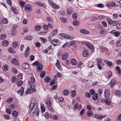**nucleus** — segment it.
<instances>
[{"label":"nucleus","instance_id":"20","mask_svg":"<svg viewBox=\"0 0 121 121\" xmlns=\"http://www.w3.org/2000/svg\"><path fill=\"white\" fill-rule=\"evenodd\" d=\"M98 96V94L97 93H94L93 95L92 98L94 100H96L97 99Z\"/></svg>","mask_w":121,"mask_h":121},{"label":"nucleus","instance_id":"53","mask_svg":"<svg viewBox=\"0 0 121 121\" xmlns=\"http://www.w3.org/2000/svg\"><path fill=\"white\" fill-rule=\"evenodd\" d=\"M40 39L43 42V43L44 44L45 43V42L47 41V40L46 39H45L44 38L42 37H40Z\"/></svg>","mask_w":121,"mask_h":121},{"label":"nucleus","instance_id":"56","mask_svg":"<svg viewBox=\"0 0 121 121\" xmlns=\"http://www.w3.org/2000/svg\"><path fill=\"white\" fill-rule=\"evenodd\" d=\"M66 38L68 39H74V38L71 36L67 35Z\"/></svg>","mask_w":121,"mask_h":121},{"label":"nucleus","instance_id":"45","mask_svg":"<svg viewBox=\"0 0 121 121\" xmlns=\"http://www.w3.org/2000/svg\"><path fill=\"white\" fill-rule=\"evenodd\" d=\"M116 26V27L117 29H120L121 28V23H117Z\"/></svg>","mask_w":121,"mask_h":121},{"label":"nucleus","instance_id":"36","mask_svg":"<svg viewBox=\"0 0 121 121\" xmlns=\"http://www.w3.org/2000/svg\"><path fill=\"white\" fill-rule=\"evenodd\" d=\"M116 69L118 72V73L119 74V75L121 76V70L120 69L119 67V66H117L116 67Z\"/></svg>","mask_w":121,"mask_h":121},{"label":"nucleus","instance_id":"11","mask_svg":"<svg viewBox=\"0 0 121 121\" xmlns=\"http://www.w3.org/2000/svg\"><path fill=\"white\" fill-rule=\"evenodd\" d=\"M89 52L88 50H84L82 53L83 56L85 57H87L88 56Z\"/></svg>","mask_w":121,"mask_h":121},{"label":"nucleus","instance_id":"40","mask_svg":"<svg viewBox=\"0 0 121 121\" xmlns=\"http://www.w3.org/2000/svg\"><path fill=\"white\" fill-rule=\"evenodd\" d=\"M93 114L92 112L91 111H88L87 112V115L88 117L92 116Z\"/></svg>","mask_w":121,"mask_h":121},{"label":"nucleus","instance_id":"37","mask_svg":"<svg viewBox=\"0 0 121 121\" xmlns=\"http://www.w3.org/2000/svg\"><path fill=\"white\" fill-rule=\"evenodd\" d=\"M44 80L46 82H48L50 80V78L48 77H46L44 78Z\"/></svg>","mask_w":121,"mask_h":121},{"label":"nucleus","instance_id":"21","mask_svg":"<svg viewBox=\"0 0 121 121\" xmlns=\"http://www.w3.org/2000/svg\"><path fill=\"white\" fill-rule=\"evenodd\" d=\"M36 104H30L29 108L30 110L34 109L35 108H37V105Z\"/></svg>","mask_w":121,"mask_h":121},{"label":"nucleus","instance_id":"34","mask_svg":"<svg viewBox=\"0 0 121 121\" xmlns=\"http://www.w3.org/2000/svg\"><path fill=\"white\" fill-rule=\"evenodd\" d=\"M31 111L30 112V114H32V115H33L35 112L36 111V108H34V109H32V110H30Z\"/></svg>","mask_w":121,"mask_h":121},{"label":"nucleus","instance_id":"43","mask_svg":"<svg viewBox=\"0 0 121 121\" xmlns=\"http://www.w3.org/2000/svg\"><path fill=\"white\" fill-rule=\"evenodd\" d=\"M106 116L105 115H104L100 116H98V117H97V119L99 120V121L100 120H101L103 118H104L105 117H106Z\"/></svg>","mask_w":121,"mask_h":121},{"label":"nucleus","instance_id":"6","mask_svg":"<svg viewBox=\"0 0 121 121\" xmlns=\"http://www.w3.org/2000/svg\"><path fill=\"white\" fill-rule=\"evenodd\" d=\"M58 30L57 29L54 30L50 34V37H53L54 35L57 34L58 33Z\"/></svg>","mask_w":121,"mask_h":121},{"label":"nucleus","instance_id":"54","mask_svg":"<svg viewBox=\"0 0 121 121\" xmlns=\"http://www.w3.org/2000/svg\"><path fill=\"white\" fill-rule=\"evenodd\" d=\"M55 80H51L50 83V85L51 86H52L54 84H55Z\"/></svg>","mask_w":121,"mask_h":121},{"label":"nucleus","instance_id":"26","mask_svg":"<svg viewBox=\"0 0 121 121\" xmlns=\"http://www.w3.org/2000/svg\"><path fill=\"white\" fill-rule=\"evenodd\" d=\"M105 103L107 105H109L111 104V102L110 99L108 98H106Z\"/></svg>","mask_w":121,"mask_h":121},{"label":"nucleus","instance_id":"50","mask_svg":"<svg viewBox=\"0 0 121 121\" xmlns=\"http://www.w3.org/2000/svg\"><path fill=\"white\" fill-rule=\"evenodd\" d=\"M107 19L109 24L110 25H112V21L108 17H107Z\"/></svg>","mask_w":121,"mask_h":121},{"label":"nucleus","instance_id":"31","mask_svg":"<svg viewBox=\"0 0 121 121\" xmlns=\"http://www.w3.org/2000/svg\"><path fill=\"white\" fill-rule=\"evenodd\" d=\"M41 28V26L39 25H38L35 26V29L36 30L38 31L40 30Z\"/></svg>","mask_w":121,"mask_h":121},{"label":"nucleus","instance_id":"49","mask_svg":"<svg viewBox=\"0 0 121 121\" xmlns=\"http://www.w3.org/2000/svg\"><path fill=\"white\" fill-rule=\"evenodd\" d=\"M60 14L62 16H64L65 15V12L63 10L60 11Z\"/></svg>","mask_w":121,"mask_h":121},{"label":"nucleus","instance_id":"35","mask_svg":"<svg viewBox=\"0 0 121 121\" xmlns=\"http://www.w3.org/2000/svg\"><path fill=\"white\" fill-rule=\"evenodd\" d=\"M17 45V42L16 41L13 42L12 44V47L13 48H16Z\"/></svg>","mask_w":121,"mask_h":121},{"label":"nucleus","instance_id":"1","mask_svg":"<svg viewBox=\"0 0 121 121\" xmlns=\"http://www.w3.org/2000/svg\"><path fill=\"white\" fill-rule=\"evenodd\" d=\"M32 82H31L29 81H28V85L30 86V89H28L25 92V94H26L33 93L36 90L34 86L32 83Z\"/></svg>","mask_w":121,"mask_h":121},{"label":"nucleus","instance_id":"58","mask_svg":"<svg viewBox=\"0 0 121 121\" xmlns=\"http://www.w3.org/2000/svg\"><path fill=\"white\" fill-rule=\"evenodd\" d=\"M45 117L47 119H48L49 118V114L48 112H46L45 113Z\"/></svg>","mask_w":121,"mask_h":121},{"label":"nucleus","instance_id":"4","mask_svg":"<svg viewBox=\"0 0 121 121\" xmlns=\"http://www.w3.org/2000/svg\"><path fill=\"white\" fill-rule=\"evenodd\" d=\"M22 67L23 68L25 69H28L30 67L29 64L26 62L23 63L22 64Z\"/></svg>","mask_w":121,"mask_h":121},{"label":"nucleus","instance_id":"16","mask_svg":"<svg viewBox=\"0 0 121 121\" xmlns=\"http://www.w3.org/2000/svg\"><path fill=\"white\" fill-rule=\"evenodd\" d=\"M104 94L105 97L110 96L109 92L108 89H106L104 91Z\"/></svg>","mask_w":121,"mask_h":121},{"label":"nucleus","instance_id":"10","mask_svg":"<svg viewBox=\"0 0 121 121\" xmlns=\"http://www.w3.org/2000/svg\"><path fill=\"white\" fill-rule=\"evenodd\" d=\"M114 95L120 97L121 95V92L119 90H117L114 93Z\"/></svg>","mask_w":121,"mask_h":121},{"label":"nucleus","instance_id":"44","mask_svg":"<svg viewBox=\"0 0 121 121\" xmlns=\"http://www.w3.org/2000/svg\"><path fill=\"white\" fill-rule=\"evenodd\" d=\"M56 65L59 69L60 70L61 69V67L60 66V65L59 63L58 62H57L56 64Z\"/></svg>","mask_w":121,"mask_h":121},{"label":"nucleus","instance_id":"51","mask_svg":"<svg viewBox=\"0 0 121 121\" xmlns=\"http://www.w3.org/2000/svg\"><path fill=\"white\" fill-rule=\"evenodd\" d=\"M2 21L5 24L7 23L8 22V20L5 18H3L2 19Z\"/></svg>","mask_w":121,"mask_h":121},{"label":"nucleus","instance_id":"5","mask_svg":"<svg viewBox=\"0 0 121 121\" xmlns=\"http://www.w3.org/2000/svg\"><path fill=\"white\" fill-rule=\"evenodd\" d=\"M25 9L27 10L31 11L32 10V6L30 4H27L24 6Z\"/></svg>","mask_w":121,"mask_h":121},{"label":"nucleus","instance_id":"14","mask_svg":"<svg viewBox=\"0 0 121 121\" xmlns=\"http://www.w3.org/2000/svg\"><path fill=\"white\" fill-rule=\"evenodd\" d=\"M70 63L71 64L73 65H76L78 63L77 60L74 59H73L71 60Z\"/></svg>","mask_w":121,"mask_h":121},{"label":"nucleus","instance_id":"62","mask_svg":"<svg viewBox=\"0 0 121 121\" xmlns=\"http://www.w3.org/2000/svg\"><path fill=\"white\" fill-rule=\"evenodd\" d=\"M118 16V14L115 13L113 14V18L114 19H117V18Z\"/></svg>","mask_w":121,"mask_h":121},{"label":"nucleus","instance_id":"47","mask_svg":"<svg viewBox=\"0 0 121 121\" xmlns=\"http://www.w3.org/2000/svg\"><path fill=\"white\" fill-rule=\"evenodd\" d=\"M46 104L47 107L49 106H51V102L50 101L48 100L46 102Z\"/></svg>","mask_w":121,"mask_h":121},{"label":"nucleus","instance_id":"33","mask_svg":"<svg viewBox=\"0 0 121 121\" xmlns=\"http://www.w3.org/2000/svg\"><path fill=\"white\" fill-rule=\"evenodd\" d=\"M26 4V2L24 1H21L19 2V4L22 8L24 7V5Z\"/></svg>","mask_w":121,"mask_h":121},{"label":"nucleus","instance_id":"22","mask_svg":"<svg viewBox=\"0 0 121 121\" xmlns=\"http://www.w3.org/2000/svg\"><path fill=\"white\" fill-rule=\"evenodd\" d=\"M73 24L75 26H77L79 25V23L78 21L75 20L73 22Z\"/></svg>","mask_w":121,"mask_h":121},{"label":"nucleus","instance_id":"39","mask_svg":"<svg viewBox=\"0 0 121 121\" xmlns=\"http://www.w3.org/2000/svg\"><path fill=\"white\" fill-rule=\"evenodd\" d=\"M31 75V76L30 78V79L31 81L32 82L34 83L35 82V79L33 77V73H30Z\"/></svg>","mask_w":121,"mask_h":121},{"label":"nucleus","instance_id":"38","mask_svg":"<svg viewBox=\"0 0 121 121\" xmlns=\"http://www.w3.org/2000/svg\"><path fill=\"white\" fill-rule=\"evenodd\" d=\"M46 72L45 71H42L41 73L40 76L41 78H43L44 77L45 75Z\"/></svg>","mask_w":121,"mask_h":121},{"label":"nucleus","instance_id":"61","mask_svg":"<svg viewBox=\"0 0 121 121\" xmlns=\"http://www.w3.org/2000/svg\"><path fill=\"white\" fill-rule=\"evenodd\" d=\"M120 33L119 31L115 32V33L114 35L116 37H118L120 35Z\"/></svg>","mask_w":121,"mask_h":121},{"label":"nucleus","instance_id":"3","mask_svg":"<svg viewBox=\"0 0 121 121\" xmlns=\"http://www.w3.org/2000/svg\"><path fill=\"white\" fill-rule=\"evenodd\" d=\"M49 3L51 5V7L52 8H54V9H57L60 8V7L59 5L56 4L51 1H50Z\"/></svg>","mask_w":121,"mask_h":121},{"label":"nucleus","instance_id":"13","mask_svg":"<svg viewBox=\"0 0 121 121\" xmlns=\"http://www.w3.org/2000/svg\"><path fill=\"white\" fill-rule=\"evenodd\" d=\"M116 84V81L113 79L111 80L110 83L109 85L112 87Z\"/></svg>","mask_w":121,"mask_h":121},{"label":"nucleus","instance_id":"9","mask_svg":"<svg viewBox=\"0 0 121 121\" xmlns=\"http://www.w3.org/2000/svg\"><path fill=\"white\" fill-rule=\"evenodd\" d=\"M12 63L15 65H19V63L17 60L16 58H14L12 59Z\"/></svg>","mask_w":121,"mask_h":121},{"label":"nucleus","instance_id":"57","mask_svg":"<svg viewBox=\"0 0 121 121\" xmlns=\"http://www.w3.org/2000/svg\"><path fill=\"white\" fill-rule=\"evenodd\" d=\"M41 46L40 43L39 42H37L35 43V46L37 48H39Z\"/></svg>","mask_w":121,"mask_h":121},{"label":"nucleus","instance_id":"12","mask_svg":"<svg viewBox=\"0 0 121 121\" xmlns=\"http://www.w3.org/2000/svg\"><path fill=\"white\" fill-rule=\"evenodd\" d=\"M21 91L20 95L21 96H22L24 92V89L23 87H21L20 90H18L17 91L18 94H19L20 93V91Z\"/></svg>","mask_w":121,"mask_h":121},{"label":"nucleus","instance_id":"41","mask_svg":"<svg viewBox=\"0 0 121 121\" xmlns=\"http://www.w3.org/2000/svg\"><path fill=\"white\" fill-rule=\"evenodd\" d=\"M18 114L17 112L16 111H14L12 112V115L13 117H16Z\"/></svg>","mask_w":121,"mask_h":121},{"label":"nucleus","instance_id":"42","mask_svg":"<svg viewBox=\"0 0 121 121\" xmlns=\"http://www.w3.org/2000/svg\"><path fill=\"white\" fill-rule=\"evenodd\" d=\"M99 18L97 17H93L90 19V21L91 22L95 21L98 19Z\"/></svg>","mask_w":121,"mask_h":121},{"label":"nucleus","instance_id":"55","mask_svg":"<svg viewBox=\"0 0 121 121\" xmlns=\"http://www.w3.org/2000/svg\"><path fill=\"white\" fill-rule=\"evenodd\" d=\"M48 109L52 112H54V110L51 106H49L48 107Z\"/></svg>","mask_w":121,"mask_h":121},{"label":"nucleus","instance_id":"48","mask_svg":"<svg viewBox=\"0 0 121 121\" xmlns=\"http://www.w3.org/2000/svg\"><path fill=\"white\" fill-rule=\"evenodd\" d=\"M36 4L40 6H43L45 8L44 6H45V5H44V4H43L41 2H39L37 3H36Z\"/></svg>","mask_w":121,"mask_h":121},{"label":"nucleus","instance_id":"59","mask_svg":"<svg viewBox=\"0 0 121 121\" xmlns=\"http://www.w3.org/2000/svg\"><path fill=\"white\" fill-rule=\"evenodd\" d=\"M17 78L19 79H22V75L21 74H19Z\"/></svg>","mask_w":121,"mask_h":121},{"label":"nucleus","instance_id":"64","mask_svg":"<svg viewBox=\"0 0 121 121\" xmlns=\"http://www.w3.org/2000/svg\"><path fill=\"white\" fill-rule=\"evenodd\" d=\"M13 99L11 98H9L7 100V102L9 103H10L12 101Z\"/></svg>","mask_w":121,"mask_h":121},{"label":"nucleus","instance_id":"63","mask_svg":"<svg viewBox=\"0 0 121 121\" xmlns=\"http://www.w3.org/2000/svg\"><path fill=\"white\" fill-rule=\"evenodd\" d=\"M12 71L13 73L15 74H16L17 73V69H16L14 68H13L12 69Z\"/></svg>","mask_w":121,"mask_h":121},{"label":"nucleus","instance_id":"30","mask_svg":"<svg viewBox=\"0 0 121 121\" xmlns=\"http://www.w3.org/2000/svg\"><path fill=\"white\" fill-rule=\"evenodd\" d=\"M2 68L3 69L4 71H6L8 70L9 68V67L7 65H5L3 66Z\"/></svg>","mask_w":121,"mask_h":121},{"label":"nucleus","instance_id":"52","mask_svg":"<svg viewBox=\"0 0 121 121\" xmlns=\"http://www.w3.org/2000/svg\"><path fill=\"white\" fill-rule=\"evenodd\" d=\"M73 18L75 20L77 18V15L76 13H73L72 15Z\"/></svg>","mask_w":121,"mask_h":121},{"label":"nucleus","instance_id":"29","mask_svg":"<svg viewBox=\"0 0 121 121\" xmlns=\"http://www.w3.org/2000/svg\"><path fill=\"white\" fill-rule=\"evenodd\" d=\"M23 83L22 81L20 80L17 81L16 83L17 85L18 86H20L23 84Z\"/></svg>","mask_w":121,"mask_h":121},{"label":"nucleus","instance_id":"23","mask_svg":"<svg viewBox=\"0 0 121 121\" xmlns=\"http://www.w3.org/2000/svg\"><path fill=\"white\" fill-rule=\"evenodd\" d=\"M8 51L10 53L13 54H14L16 52L15 51H14L12 48H8Z\"/></svg>","mask_w":121,"mask_h":121},{"label":"nucleus","instance_id":"7","mask_svg":"<svg viewBox=\"0 0 121 121\" xmlns=\"http://www.w3.org/2000/svg\"><path fill=\"white\" fill-rule=\"evenodd\" d=\"M86 46L90 49H93L94 50V46L90 43L88 42H85Z\"/></svg>","mask_w":121,"mask_h":121},{"label":"nucleus","instance_id":"25","mask_svg":"<svg viewBox=\"0 0 121 121\" xmlns=\"http://www.w3.org/2000/svg\"><path fill=\"white\" fill-rule=\"evenodd\" d=\"M6 35L5 34H3L0 36V39L3 40L5 39L6 37Z\"/></svg>","mask_w":121,"mask_h":121},{"label":"nucleus","instance_id":"18","mask_svg":"<svg viewBox=\"0 0 121 121\" xmlns=\"http://www.w3.org/2000/svg\"><path fill=\"white\" fill-rule=\"evenodd\" d=\"M2 44L4 46H7L9 44V42L7 40H4L2 42Z\"/></svg>","mask_w":121,"mask_h":121},{"label":"nucleus","instance_id":"60","mask_svg":"<svg viewBox=\"0 0 121 121\" xmlns=\"http://www.w3.org/2000/svg\"><path fill=\"white\" fill-rule=\"evenodd\" d=\"M43 29L45 30H47L48 29V26L46 25H44L43 26Z\"/></svg>","mask_w":121,"mask_h":121},{"label":"nucleus","instance_id":"8","mask_svg":"<svg viewBox=\"0 0 121 121\" xmlns=\"http://www.w3.org/2000/svg\"><path fill=\"white\" fill-rule=\"evenodd\" d=\"M80 32L81 33L85 35H88L89 33L88 30L84 29L80 30Z\"/></svg>","mask_w":121,"mask_h":121},{"label":"nucleus","instance_id":"27","mask_svg":"<svg viewBox=\"0 0 121 121\" xmlns=\"http://www.w3.org/2000/svg\"><path fill=\"white\" fill-rule=\"evenodd\" d=\"M72 8L70 7L68 8L67 9V11L68 14H70L72 13Z\"/></svg>","mask_w":121,"mask_h":121},{"label":"nucleus","instance_id":"17","mask_svg":"<svg viewBox=\"0 0 121 121\" xmlns=\"http://www.w3.org/2000/svg\"><path fill=\"white\" fill-rule=\"evenodd\" d=\"M68 55L67 53H65L62 57V60H65L67 58Z\"/></svg>","mask_w":121,"mask_h":121},{"label":"nucleus","instance_id":"28","mask_svg":"<svg viewBox=\"0 0 121 121\" xmlns=\"http://www.w3.org/2000/svg\"><path fill=\"white\" fill-rule=\"evenodd\" d=\"M63 93L64 95L66 96L69 94V91L68 90H65L63 91Z\"/></svg>","mask_w":121,"mask_h":121},{"label":"nucleus","instance_id":"24","mask_svg":"<svg viewBox=\"0 0 121 121\" xmlns=\"http://www.w3.org/2000/svg\"><path fill=\"white\" fill-rule=\"evenodd\" d=\"M60 20L64 23H66L67 21V19L66 18L60 17L59 18Z\"/></svg>","mask_w":121,"mask_h":121},{"label":"nucleus","instance_id":"19","mask_svg":"<svg viewBox=\"0 0 121 121\" xmlns=\"http://www.w3.org/2000/svg\"><path fill=\"white\" fill-rule=\"evenodd\" d=\"M33 38V36L30 35L26 36L25 38V39L29 40H31Z\"/></svg>","mask_w":121,"mask_h":121},{"label":"nucleus","instance_id":"2","mask_svg":"<svg viewBox=\"0 0 121 121\" xmlns=\"http://www.w3.org/2000/svg\"><path fill=\"white\" fill-rule=\"evenodd\" d=\"M32 65L35 66H36L37 71V72L41 70L43 68V65H42L40 64L39 62L38 61H36Z\"/></svg>","mask_w":121,"mask_h":121},{"label":"nucleus","instance_id":"15","mask_svg":"<svg viewBox=\"0 0 121 121\" xmlns=\"http://www.w3.org/2000/svg\"><path fill=\"white\" fill-rule=\"evenodd\" d=\"M104 62L107 64V65L110 67L112 65V62L108 61L107 60H104Z\"/></svg>","mask_w":121,"mask_h":121},{"label":"nucleus","instance_id":"32","mask_svg":"<svg viewBox=\"0 0 121 121\" xmlns=\"http://www.w3.org/2000/svg\"><path fill=\"white\" fill-rule=\"evenodd\" d=\"M70 93L72 97L75 96L76 94V91L74 90L71 91Z\"/></svg>","mask_w":121,"mask_h":121},{"label":"nucleus","instance_id":"46","mask_svg":"<svg viewBox=\"0 0 121 121\" xmlns=\"http://www.w3.org/2000/svg\"><path fill=\"white\" fill-rule=\"evenodd\" d=\"M6 111L7 114H10L11 111V110L9 108H7Z\"/></svg>","mask_w":121,"mask_h":121}]
</instances>
